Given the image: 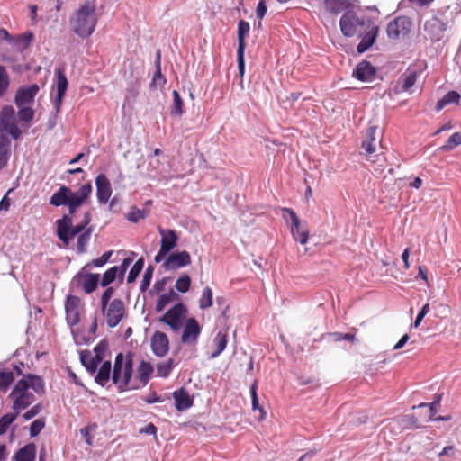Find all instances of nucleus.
<instances>
[{"mask_svg": "<svg viewBox=\"0 0 461 461\" xmlns=\"http://www.w3.org/2000/svg\"><path fill=\"white\" fill-rule=\"evenodd\" d=\"M148 212L145 210L139 209L133 206L131 211L127 213L126 219L131 222H138L140 220H143L147 217Z\"/></svg>", "mask_w": 461, "mask_h": 461, "instance_id": "43", "label": "nucleus"}, {"mask_svg": "<svg viewBox=\"0 0 461 461\" xmlns=\"http://www.w3.org/2000/svg\"><path fill=\"white\" fill-rule=\"evenodd\" d=\"M257 389H258V384H257V382L255 381L250 387V393H251V399H252V409L254 411H256V410L259 411V412H260L259 420H261L265 418L266 412L261 407H259Z\"/></svg>", "mask_w": 461, "mask_h": 461, "instance_id": "41", "label": "nucleus"}, {"mask_svg": "<svg viewBox=\"0 0 461 461\" xmlns=\"http://www.w3.org/2000/svg\"><path fill=\"white\" fill-rule=\"evenodd\" d=\"M96 196L100 203L105 204L112 195V185L104 174H100L95 178Z\"/></svg>", "mask_w": 461, "mask_h": 461, "instance_id": "20", "label": "nucleus"}, {"mask_svg": "<svg viewBox=\"0 0 461 461\" xmlns=\"http://www.w3.org/2000/svg\"><path fill=\"white\" fill-rule=\"evenodd\" d=\"M112 373L111 362L104 361L95 375V383L101 386H104L112 378Z\"/></svg>", "mask_w": 461, "mask_h": 461, "instance_id": "29", "label": "nucleus"}, {"mask_svg": "<svg viewBox=\"0 0 461 461\" xmlns=\"http://www.w3.org/2000/svg\"><path fill=\"white\" fill-rule=\"evenodd\" d=\"M150 345L157 357H162L168 353L169 340L164 332L156 331L150 339Z\"/></svg>", "mask_w": 461, "mask_h": 461, "instance_id": "19", "label": "nucleus"}, {"mask_svg": "<svg viewBox=\"0 0 461 461\" xmlns=\"http://www.w3.org/2000/svg\"><path fill=\"white\" fill-rule=\"evenodd\" d=\"M89 222L90 214L87 212L86 213L85 220L82 223L72 227L71 218L68 215L64 214L61 219L56 221L57 235L65 245H68L69 241L74 237L81 234V232L86 229Z\"/></svg>", "mask_w": 461, "mask_h": 461, "instance_id": "6", "label": "nucleus"}, {"mask_svg": "<svg viewBox=\"0 0 461 461\" xmlns=\"http://www.w3.org/2000/svg\"><path fill=\"white\" fill-rule=\"evenodd\" d=\"M181 341L184 344L193 345L197 341L201 333V327L194 318H189L183 326Z\"/></svg>", "mask_w": 461, "mask_h": 461, "instance_id": "18", "label": "nucleus"}, {"mask_svg": "<svg viewBox=\"0 0 461 461\" xmlns=\"http://www.w3.org/2000/svg\"><path fill=\"white\" fill-rule=\"evenodd\" d=\"M14 376L12 371H0V390L6 392L10 384L14 382Z\"/></svg>", "mask_w": 461, "mask_h": 461, "instance_id": "40", "label": "nucleus"}, {"mask_svg": "<svg viewBox=\"0 0 461 461\" xmlns=\"http://www.w3.org/2000/svg\"><path fill=\"white\" fill-rule=\"evenodd\" d=\"M167 83L165 76L161 73V67L156 68L153 78L150 83L151 88L163 87Z\"/></svg>", "mask_w": 461, "mask_h": 461, "instance_id": "48", "label": "nucleus"}, {"mask_svg": "<svg viewBox=\"0 0 461 461\" xmlns=\"http://www.w3.org/2000/svg\"><path fill=\"white\" fill-rule=\"evenodd\" d=\"M18 415L19 413L14 411V413H7L0 418V436L6 433L8 428L16 420Z\"/></svg>", "mask_w": 461, "mask_h": 461, "instance_id": "39", "label": "nucleus"}, {"mask_svg": "<svg viewBox=\"0 0 461 461\" xmlns=\"http://www.w3.org/2000/svg\"><path fill=\"white\" fill-rule=\"evenodd\" d=\"M32 388L36 393L42 394L45 392L43 379L36 375L26 374L14 384L9 398L13 400V410L18 413L26 409L36 400L34 394L29 391Z\"/></svg>", "mask_w": 461, "mask_h": 461, "instance_id": "1", "label": "nucleus"}, {"mask_svg": "<svg viewBox=\"0 0 461 461\" xmlns=\"http://www.w3.org/2000/svg\"><path fill=\"white\" fill-rule=\"evenodd\" d=\"M429 310H430V307H429V303H427L426 304L423 305V307L421 308V310L418 313V315L416 317V320L414 321V327L415 328H417L420 324L421 321L429 313Z\"/></svg>", "mask_w": 461, "mask_h": 461, "instance_id": "58", "label": "nucleus"}, {"mask_svg": "<svg viewBox=\"0 0 461 461\" xmlns=\"http://www.w3.org/2000/svg\"><path fill=\"white\" fill-rule=\"evenodd\" d=\"M329 336L332 338V340L335 342H339L341 340H348L351 342L356 341L355 334L352 333L331 332L329 333Z\"/></svg>", "mask_w": 461, "mask_h": 461, "instance_id": "51", "label": "nucleus"}, {"mask_svg": "<svg viewBox=\"0 0 461 461\" xmlns=\"http://www.w3.org/2000/svg\"><path fill=\"white\" fill-rule=\"evenodd\" d=\"M174 399L176 408L178 411H184L190 408L194 402L193 398L189 395L188 392L184 388H181L174 392Z\"/></svg>", "mask_w": 461, "mask_h": 461, "instance_id": "26", "label": "nucleus"}, {"mask_svg": "<svg viewBox=\"0 0 461 461\" xmlns=\"http://www.w3.org/2000/svg\"><path fill=\"white\" fill-rule=\"evenodd\" d=\"M33 35L32 32H25L23 34L19 35L16 39L15 43L23 48H27L31 41H32Z\"/></svg>", "mask_w": 461, "mask_h": 461, "instance_id": "54", "label": "nucleus"}, {"mask_svg": "<svg viewBox=\"0 0 461 461\" xmlns=\"http://www.w3.org/2000/svg\"><path fill=\"white\" fill-rule=\"evenodd\" d=\"M460 144H461V133L455 132L448 138L447 143L440 147V149L450 150Z\"/></svg>", "mask_w": 461, "mask_h": 461, "instance_id": "49", "label": "nucleus"}, {"mask_svg": "<svg viewBox=\"0 0 461 461\" xmlns=\"http://www.w3.org/2000/svg\"><path fill=\"white\" fill-rule=\"evenodd\" d=\"M191 278L187 274L180 276L175 284L176 289L180 293H186L190 289Z\"/></svg>", "mask_w": 461, "mask_h": 461, "instance_id": "42", "label": "nucleus"}, {"mask_svg": "<svg viewBox=\"0 0 461 461\" xmlns=\"http://www.w3.org/2000/svg\"><path fill=\"white\" fill-rule=\"evenodd\" d=\"M9 86V77L5 68L0 65V96L7 90Z\"/></svg>", "mask_w": 461, "mask_h": 461, "instance_id": "50", "label": "nucleus"}, {"mask_svg": "<svg viewBox=\"0 0 461 461\" xmlns=\"http://www.w3.org/2000/svg\"><path fill=\"white\" fill-rule=\"evenodd\" d=\"M81 300L75 295H68L65 303L66 319L69 326L73 327L80 321Z\"/></svg>", "mask_w": 461, "mask_h": 461, "instance_id": "17", "label": "nucleus"}, {"mask_svg": "<svg viewBox=\"0 0 461 461\" xmlns=\"http://www.w3.org/2000/svg\"><path fill=\"white\" fill-rule=\"evenodd\" d=\"M132 357L131 356L125 357L122 353L117 354L113 364L112 380L113 384L117 386L119 392L138 389V386L132 385Z\"/></svg>", "mask_w": 461, "mask_h": 461, "instance_id": "4", "label": "nucleus"}, {"mask_svg": "<svg viewBox=\"0 0 461 461\" xmlns=\"http://www.w3.org/2000/svg\"><path fill=\"white\" fill-rule=\"evenodd\" d=\"M39 90V86L32 84L29 86H22L16 92L14 102L19 108L18 117L22 127L28 128L33 120L34 111L30 105L34 102Z\"/></svg>", "mask_w": 461, "mask_h": 461, "instance_id": "5", "label": "nucleus"}, {"mask_svg": "<svg viewBox=\"0 0 461 461\" xmlns=\"http://www.w3.org/2000/svg\"><path fill=\"white\" fill-rule=\"evenodd\" d=\"M161 237L160 249L154 258L156 263H160L177 246L178 236L176 230L158 226Z\"/></svg>", "mask_w": 461, "mask_h": 461, "instance_id": "10", "label": "nucleus"}, {"mask_svg": "<svg viewBox=\"0 0 461 461\" xmlns=\"http://www.w3.org/2000/svg\"><path fill=\"white\" fill-rule=\"evenodd\" d=\"M42 407L40 403L38 404H35L34 406H32L30 410H28L23 415V418L25 420H32V418H34L36 415H38L40 413V411H41Z\"/></svg>", "mask_w": 461, "mask_h": 461, "instance_id": "56", "label": "nucleus"}, {"mask_svg": "<svg viewBox=\"0 0 461 461\" xmlns=\"http://www.w3.org/2000/svg\"><path fill=\"white\" fill-rule=\"evenodd\" d=\"M80 361L91 375L97 371V366L101 363L100 357H95L92 351L87 349L80 352Z\"/></svg>", "mask_w": 461, "mask_h": 461, "instance_id": "25", "label": "nucleus"}, {"mask_svg": "<svg viewBox=\"0 0 461 461\" xmlns=\"http://www.w3.org/2000/svg\"><path fill=\"white\" fill-rule=\"evenodd\" d=\"M91 183L82 185L73 192L68 186L61 185L50 199V203L55 207L68 206V212L74 214L77 208L85 203L92 193Z\"/></svg>", "mask_w": 461, "mask_h": 461, "instance_id": "3", "label": "nucleus"}, {"mask_svg": "<svg viewBox=\"0 0 461 461\" xmlns=\"http://www.w3.org/2000/svg\"><path fill=\"white\" fill-rule=\"evenodd\" d=\"M460 100V95L456 91H450L447 93L442 99L437 103V110H442L447 104H458Z\"/></svg>", "mask_w": 461, "mask_h": 461, "instance_id": "35", "label": "nucleus"}, {"mask_svg": "<svg viewBox=\"0 0 461 461\" xmlns=\"http://www.w3.org/2000/svg\"><path fill=\"white\" fill-rule=\"evenodd\" d=\"M112 251H107L104 253L101 257L98 258H95L92 261V265L96 267H103L110 258L112 256Z\"/></svg>", "mask_w": 461, "mask_h": 461, "instance_id": "57", "label": "nucleus"}, {"mask_svg": "<svg viewBox=\"0 0 461 461\" xmlns=\"http://www.w3.org/2000/svg\"><path fill=\"white\" fill-rule=\"evenodd\" d=\"M171 113L176 116H181L184 113V103L180 94L176 90L173 91Z\"/></svg>", "mask_w": 461, "mask_h": 461, "instance_id": "38", "label": "nucleus"}, {"mask_svg": "<svg viewBox=\"0 0 461 461\" xmlns=\"http://www.w3.org/2000/svg\"><path fill=\"white\" fill-rule=\"evenodd\" d=\"M45 422L43 420L38 419L32 422L30 426V436L36 437L43 429Z\"/></svg>", "mask_w": 461, "mask_h": 461, "instance_id": "53", "label": "nucleus"}, {"mask_svg": "<svg viewBox=\"0 0 461 461\" xmlns=\"http://www.w3.org/2000/svg\"><path fill=\"white\" fill-rule=\"evenodd\" d=\"M267 11V7L264 0H260L256 9L257 17L260 20L264 18Z\"/></svg>", "mask_w": 461, "mask_h": 461, "instance_id": "60", "label": "nucleus"}, {"mask_svg": "<svg viewBox=\"0 0 461 461\" xmlns=\"http://www.w3.org/2000/svg\"><path fill=\"white\" fill-rule=\"evenodd\" d=\"M143 266H144V259L142 258H140L135 262V264L130 270V273L127 277L128 283H132L136 280V278L140 275V271L142 270Z\"/></svg>", "mask_w": 461, "mask_h": 461, "instance_id": "46", "label": "nucleus"}, {"mask_svg": "<svg viewBox=\"0 0 461 461\" xmlns=\"http://www.w3.org/2000/svg\"><path fill=\"white\" fill-rule=\"evenodd\" d=\"M172 358L167 360L166 362H162L157 365V375L160 377H167L172 371L173 368Z\"/></svg>", "mask_w": 461, "mask_h": 461, "instance_id": "44", "label": "nucleus"}, {"mask_svg": "<svg viewBox=\"0 0 461 461\" xmlns=\"http://www.w3.org/2000/svg\"><path fill=\"white\" fill-rule=\"evenodd\" d=\"M213 293L211 287L206 286L203 289L199 299L200 309H207L212 305Z\"/></svg>", "mask_w": 461, "mask_h": 461, "instance_id": "37", "label": "nucleus"}, {"mask_svg": "<svg viewBox=\"0 0 461 461\" xmlns=\"http://www.w3.org/2000/svg\"><path fill=\"white\" fill-rule=\"evenodd\" d=\"M98 21L95 0H86L69 18V25L75 34L86 39L95 30Z\"/></svg>", "mask_w": 461, "mask_h": 461, "instance_id": "2", "label": "nucleus"}, {"mask_svg": "<svg viewBox=\"0 0 461 461\" xmlns=\"http://www.w3.org/2000/svg\"><path fill=\"white\" fill-rule=\"evenodd\" d=\"M163 262L166 270H176L191 264V255L186 250L169 253Z\"/></svg>", "mask_w": 461, "mask_h": 461, "instance_id": "16", "label": "nucleus"}, {"mask_svg": "<svg viewBox=\"0 0 461 461\" xmlns=\"http://www.w3.org/2000/svg\"><path fill=\"white\" fill-rule=\"evenodd\" d=\"M15 461H35L36 446L30 443L20 448L14 456Z\"/></svg>", "mask_w": 461, "mask_h": 461, "instance_id": "28", "label": "nucleus"}, {"mask_svg": "<svg viewBox=\"0 0 461 461\" xmlns=\"http://www.w3.org/2000/svg\"><path fill=\"white\" fill-rule=\"evenodd\" d=\"M105 350H106V344H105V343H104V342H100V343H98V344L94 348V352H93V354H94L95 357H100V361L102 362V360H103V359H104V357Z\"/></svg>", "mask_w": 461, "mask_h": 461, "instance_id": "59", "label": "nucleus"}, {"mask_svg": "<svg viewBox=\"0 0 461 461\" xmlns=\"http://www.w3.org/2000/svg\"><path fill=\"white\" fill-rule=\"evenodd\" d=\"M228 342V332L220 330L213 339V345L216 350L211 355L212 358L217 357L225 349Z\"/></svg>", "mask_w": 461, "mask_h": 461, "instance_id": "30", "label": "nucleus"}, {"mask_svg": "<svg viewBox=\"0 0 461 461\" xmlns=\"http://www.w3.org/2000/svg\"><path fill=\"white\" fill-rule=\"evenodd\" d=\"M91 231H92L91 229H88V230H85L84 232H82L78 236L77 244L78 252L83 253L86 250V246H87V244L90 240V237H91Z\"/></svg>", "mask_w": 461, "mask_h": 461, "instance_id": "47", "label": "nucleus"}, {"mask_svg": "<svg viewBox=\"0 0 461 461\" xmlns=\"http://www.w3.org/2000/svg\"><path fill=\"white\" fill-rule=\"evenodd\" d=\"M114 293V289L113 287H107L105 291L103 293L101 296V308L107 307L111 303V298Z\"/></svg>", "mask_w": 461, "mask_h": 461, "instance_id": "55", "label": "nucleus"}, {"mask_svg": "<svg viewBox=\"0 0 461 461\" xmlns=\"http://www.w3.org/2000/svg\"><path fill=\"white\" fill-rule=\"evenodd\" d=\"M177 298V294L175 293L172 289L169 290L167 293L162 294L157 301L155 307L156 311L158 312H162L167 304H169Z\"/></svg>", "mask_w": 461, "mask_h": 461, "instance_id": "31", "label": "nucleus"}, {"mask_svg": "<svg viewBox=\"0 0 461 461\" xmlns=\"http://www.w3.org/2000/svg\"><path fill=\"white\" fill-rule=\"evenodd\" d=\"M98 282H99V275L98 274L86 275L82 279L83 290L86 294L93 293L96 289V287L98 285Z\"/></svg>", "mask_w": 461, "mask_h": 461, "instance_id": "32", "label": "nucleus"}, {"mask_svg": "<svg viewBox=\"0 0 461 461\" xmlns=\"http://www.w3.org/2000/svg\"><path fill=\"white\" fill-rule=\"evenodd\" d=\"M9 146V140L4 135H0V169L7 164Z\"/></svg>", "mask_w": 461, "mask_h": 461, "instance_id": "36", "label": "nucleus"}, {"mask_svg": "<svg viewBox=\"0 0 461 461\" xmlns=\"http://www.w3.org/2000/svg\"><path fill=\"white\" fill-rule=\"evenodd\" d=\"M411 416L416 427H424L432 420V402L421 403L417 408L414 407Z\"/></svg>", "mask_w": 461, "mask_h": 461, "instance_id": "21", "label": "nucleus"}, {"mask_svg": "<svg viewBox=\"0 0 461 461\" xmlns=\"http://www.w3.org/2000/svg\"><path fill=\"white\" fill-rule=\"evenodd\" d=\"M376 75L375 68L368 61H361L353 72V76L360 81H373Z\"/></svg>", "mask_w": 461, "mask_h": 461, "instance_id": "24", "label": "nucleus"}, {"mask_svg": "<svg viewBox=\"0 0 461 461\" xmlns=\"http://www.w3.org/2000/svg\"><path fill=\"white\" fill-rule=\"evenodd\" d=\"M186 315V306L183 303H178L161 316L159 321L168 325L174 332H178L184 326Z\"/></svg>", "mask_w": 461, "mask_h": 461, "instance_id": "9", "label": "nucleus"}, {"mask_svg": "<svg viewBox=\"0 0 461 461\" xmlns=\"http://www.w3.org/2000/svg\"><path fill=\"white\" fill-rule=\"evenodd\" d=\"M324 7L327 12L337 14L346 9L347 2L345 0H325Z\"/></svg>", "mask_w": 461, "mask_h": 461, "instance_id": "34", "label": "nucleus"}, {"mask_svg": "<svg viewBox=\"0 0 461 461\" xmlns=\"http://www.w3.org/2000/svg\"><path fill=\"white\" fill-rule=\"evenodd\" d=\"M131 263V258H125L123 259L122 265L119 267V276H123L127 268L129 267L130 264Z\"/></svg>", "mask_w": 461, "mask_h": 461, "instance_id": "62", "label": "nucleus"}, {"mask_svg": "<svg viewBox=\"0 0 461 461\" xmlns=\"http://www.w3.org/2000/svg\"><path fill=\"white\" fill-rule=\"evenodd\" d=\"M107 325L110 328L117 326L126 315V307L122 300L115 298L111 301L108 306L101 308Z\"/></svg>", "mask_w": 461, "mask_h": 461, "instance_id": "12", "label": "nucleus"}, {"mask_svg": "<svg viewBox=\"0 0 461 461\" xmlns=\"http://www.w3.org/2000/svg\"><path fill=\"white\" fill-rule=\"evenodd\" d=\"M378 32L379 26L376 25L370 18L366 17V20L363 23V29L358 31L361 41L357 47V52L364 53L369 50L375 42Z\"/></svg>", "mask_w": 461, "mask_h": 461, "instance_id": "11", "label": "nucleus"}, {"mask_svg": "<svg viewBox=\"0 0 461 461\" xmlns=\"http://www.w3.org/2000/svg\"><path fill=\"white\" fill-rule=\"evenodd\" d=\"M140 433H144L147 435H156L157 427L153 423H149L140 429Z\"/></svg>", "mask_w": 461, "mask_h": 461, "instance_id": "61", "label": "nucleus"}, {"mask_svg": "<svg viewBox=\"0 0 461 461\" xmlns=\"http://www.w3.org/2000/svg\"><path fill=\"white\" fill-rule=\"evenodd\" d=\"M152 276H153V267L151 266H149L146 269V271L142 276V280H141V284H140V287L142 292L146 291L148 289V287L149 286Z\"/></svg>", "mask_w": 461, "mask_h": 461, "instance_id": "52", "label": "nucleus"}, {"mask_svg": "<svg viewBox=\"0 0 461 461\" xmlns=\"http://www.w3.org/2000/svg\"><path fill=\"white\" fill-rule=\"evenodd\" d=\"M119 275V267H113L109 268L103 276L101 285L105 287L111 283H113L116 276Z\"/></svg>", "mask_w": 461, "mask_h": 461, "instance_id": "45", "label": "nucleus"}, {"mask_svg": "<svg viewBox=\"0 0 461 461\" xmlns=\"http://www.w3.org/2000/svg\"><path fill=\"white\" fill-rule=\"evenodd\" d=\"M22 127L19 121L18 113L11 105H5L2 108L0 113V131L9 134L13 139L17 140L23 133Z\"/></svg>", "mask_w": 461, "mask_h": 461, "instance_id": "7", "label": "nucleus"}, {"mask_svg": "<svg viewBox=\"0 0 461 461\" xmlns=\"http://www.w3.org/2000/svg\"><path fill=\"white\" fill-rule=\"evenodd\" d=\"M417 74L415 71L408 70L402 76V81L400 86H397V92H406L415 84Z\"/></svg>", "mask_w": 461, "mask_h": 461, "instance_id": "33", "label": "nucleus"}, {"mask_svg": "<svg viewBox=\"0 0 461 461\" xmlns=\"http://www.w3.org/2000/svg\"><path fill=\"white\" fill-rule=\"evenodd\" d=\"M10 205V199L7 197V194H5L0 201V210L8 211Z\"/></svg>", "mask_w": 461, "mask_h": 461, "instance_id": "63", "label": "nucleus"}, {"mask_svg": "<svg viewBox=\"0 0 461 461\" xmlns=\"http://www.w3.org/2000/svg\"><path fill=\"white\" fill-rule=\"evenodd\" d=\"M154 368L149 362L141 361L137 368L136 381L132 382L133 386L143 387L148 384Z\"/></svg>", "mask_w": 461, "mask_h": 461, "instance_id": "23", "label": "nucleus"}, {"mask_svg": "<svg viewBox=\"0 0 461 461\" xmlns=\"http://www.w3.org/2000/svg\"><path fill=\"white\" fill-rule=\"evenodd\" d=\"M375 128L369 127L366 132V139L362 142V148L366 153L367 159L375 162L371 159V155L375 151Z\"/></svg>", "mask_w": 461, "mask_h": 461, "instance_id": "27", "label": "nucleus"}, {"mask_svg": "<svg viewBox=\"0 0 461 461\" xmlns=\"http://www.w3.org/2000/svg\"><path fill=\"white\" fill-rule=\"evenodd\" d=\"M56 74V89H57V95L55 98V107L56 111L59 112L64 98V95L66 94V91L68 89V81L67 79V77L65 75L64 69L58 68L55 72Z\"/></svg>", "mask_w": 461, "mask_h": 461, "instance_id": "22", "label": "nucleus"}, {"mask_svg": "<svg viewBox=\"0 0 461 461\" xmlns=\"http://www.w3.org/2000/svg\"><path fill=\"white\" fill-rule=\"evenodd\" d=\"M412 26L411 21L405 16H400L387 24L386 32L390 39L398 40L405 37Z\"/></svg>", "mask_w": 461, "mask_h": 461, "instance_id": "15", "label": "nucleus"}, {"mask_svg": "<svg viewBox=\"0 0 461 461\" xmlns=\"http://www.w3.org/2000/svg\"><path fill=\"white\" fill-rule=\"evenodd\" d=\"M366 20V18H359L352 11L345 12L339 21L341 32L346 37L354 36L356 33H358L359 30L363 29V23Z\"/></svg>", "mask_w": 461, "mask_h": 461, "instance_id": "13", "label": "nucleus"}, {"mask_svg": "<svg viewBox=\"0 0 461 461\" xmlns=\"http://www.w3.org/2000/svg\"><path fill=\"white\" fill-rule=\"evenodd\" d=\"M409 256H410V249L406 248L402 254V259L403 261L405 269H408L410 267Z\"/></svg>", "mask_w": 461, "mask_h": 461, "instance_id": "64", "label": "nucleus"}, {"mask_svg": "<svg viewBox=\"0 0 461 461\" xmlns=\"http://www.w3.org/2000/svg\"><path fill=\"white\" fill-rule=\"evenodd\" d=\"M284 214V219L288 221L289 217L290 220V230L293 238L299 241L301 244L304 245L307 243L309 239V230L305 222H302L295 212L291 208H283L282 209Z\"/></svg>", "mask_w": 461, "mask_h": 461, "instance_id": "8", "label": "nucleus"}, {"mask_svg": "<svg viewBox=\"0 0 461 461\" xmlns=\"http://www.w3.org/2000/svg\"><path fill=\"white\" fill-rule=\"evenodd\" d=\"M250 30V25L248 22L244 20H240L238 23V50H237V59H238V68L239 73L242 77L244 75L245 70V60H244V52L246 48L245 39L249 35Z\"/></svg>", "mask_w": 461, "mask_h": 461, "instance_id": "14", "label": "nucleus"}]
</instances>
